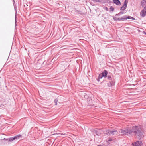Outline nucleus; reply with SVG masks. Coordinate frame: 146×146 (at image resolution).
<instances>
[{"label": "nucleus", "mask_w": 146, "mask_h": 146, "mask_svg": "<svg viewBox=\"0 0 146 146\" xmlns=\"http://www.w3.org/2000/svg\"><path fill=\"white\" fill-rule=\"evenodd\" d=\"M98 2H102V0H98Z\"/></svg>", "instance_id": "bb28decb"}, {"label": "nucleus", "mask_w": 146, "mask_h": 146, "mask_svg": "<svg viewBox=\"0 0 146 146\" xmlns=\"http://www.w3.org/2000/svg\"><path fill=\"white\" fill-rule=\"evenodd\" d=\"M140 15L142 17H143L146 15V11L145 10V8H144L141 11Z\"/></svg>", "instance_id": "1a4fd4ad"}, {"label": "nucleus", "mask_w": 146, "mask_h": 146, "mask_svg": "<svg viewBox=\"0 0 146 146\" xmlns=\"http://www.w3.org/2000/svg\"><path fill=\"white\" fill-rule=\"evenodd\" d=\"M113 19H114V18H116V17H113Z\"/></svg>", "instance_id": "473e14b6"}, {"label": "nucleus", "mask_w": 146, "mask_h": 146, "mask_svg": "<svg viewBox=\"0 0 146 146\" xmlns=\"http://www.w3.org/2000/svg\"><path fill=\"white\" fill-rule=\"evenodd\" d=\"M110 12H113L114 10V9L113 6H111L110 8Z\"/></svg>", "instance_id": "f3484780"}, {"label": "nucleus", "mask_w": 146, "mask_h": 146, "mask_svg": "<svg viewBox=\"0 0 146 146\" xmlns=\"http://www.w3.org/2000/svg\"><path fill=\"white\" fill-rule=\"evenodd\" d=\"M121 18H134L129 16L124 15L121 17Z\"/></svg>", "instance_id": "ddd939ff"}, {"label": "nucleus", "mask_w": 146, "mask_h": 146, "mask_svg": "<svg viewBox=\"0 0 146 146\" xmlns=\"http://www.w3.org/2000/svg\"><path fill=\"white\" fill-rule=\"evenodd\" d=\"M114 20V21H123L124 20H126L127 19H113Z\"/></svg>", "instance_id": "2eb2a0df"}, {"label": "nucleus", "mask_w": 146, "mask_h": 146, "mask_svg": "<svg viewBox=\"0 0 146 146\" xmlns=\"http://www.w3.org/2000/svg\"><path fill=\"white\" fill-rule=\"evenodd\" d=\"M141 5L143 7L146 6V0H142Z\"/></svg>", "instance_id": "f8f14e48"}, {"label": "nucleus", "mask_w": 146, "mask_h": 146, "mask_svg": "<svg viewBox=\"0 0 146 146\" xmlns=\"http://www.w3.org/2000/svg\"><path fill=\"white\" fill-rule=\"evenodd\" d=\"M58 101V100L57 99H55L54 100V103H55V104L56 105H57Z\"/></svg>", "instance_id": "6ab92c4d"}, {"label": "nucleus", "mask_w": 146, "mask_h": 146, "mask_svg": "<svg viewBox=\"0 0 146 146\" xmlns=\"http://www.w3.org/2000/svg\"><path fill=\"white\" fill-rule=\"evenodd\" d=\"M75 12H77V13H78V12H81V11H78L77 10H76V9H75Z\"/></svg>", "instance_id": "5701e85b"}, {"label": "nucleus", "mask_w": 146, "mask_h": 146, "mask_svg": "<svg viewBox=\"0 0 146 146\" xmlns=\"http://www.w3.org/2000/svg\"><path fill=\"white\" fill-rule=\"evenodd\" d=\"M112 140L111 138L109 137L108 138V141H111Z\"/></svg>", "instance_id": "4be33fe9"}, {"label": "nucleus", "mask_w": 146, "mask_h": 146, "mask_svg": "<svg viewBox=\"0 0 146 146\" xmlns=\"http://www.w3.org/2000/svg\"><path fill=\"white\" fill-rule=\"evenodd\" d=\"M16 19H15V28H16V26L17 25V24H16L17 20H16Z\"/></svg>", "instance_id": "412c9836"}, {"label": "nucleus", "mask_w": 146, "mask_h": 146, "mask_svg": "<svg viewBox=\"0 0 146 146\" xmlns=\"http://www.w3.org/2000/svg\"><path fill=\"white\" fill-rule=\"evenodd\" d=\"M21 135L19 134L16 135L14 137H10L9 139L8 142H11L15 139H19L20 138H21Z\"/></svg>", "instance_id": "7ed1b4c3"}, {"label": "nucleus", "mask_w": 146, "mask_h": 146, "mask_svg": "<svg viewBox=\"0 0 146 146\" xmlns=\"http://www.w3.org/2000/svg\"><path fill=\"white\" fill-rule=\"evenodd\" d=\"M108 78V79L109 80H112V78L111 77V76L110 75H107V77Z\"/></svg>", "instance_id": "dca6fc26"}, {"label": "nucleus", "mask_w": 146, "mask_h": 146, "mask_svg": "<svg viewBox=\"0 0 146 146\" xmlns=\"http://www.w3.org/2000/svg\"><path fill=\"white\" fill-rule=\"evenodd\" d=\"M93 1L96 2H98V0H93Z\"/></svg>", "instance_id": "a878e982"}, {"label": "nucleus", "mask_w": 146, "mask_h": 146, "mask_svg": "<svg viewBox=\"0 0 146 146\" xmlns=\"http://www.w3.org/2000/svg\"><path fill=\"white\" fill-rule=\"evenodd\" d=\"M103 76H102V75L101 73L99 75V76L98 78L97 79V80L99 82L100 81V80L101 79H102Z\"/></svg>", "instance_id": "4468645a"}, {"label": "nucleus", "mask_w": 146, "mask_h": 146, "mask_svg": "<svg viewBox=\"0 0 146 146\" xmlns=\"http://www.w3.org/2000/svg\"><path fill=\"white\" fill-rule=\"evenodd\" d=\"M128 2V0H125L123 5L120 8L121 10L123 11L126 9L127 7Z\"/></svg>", "instance_id": "20e7f679"}, {"label": "nucleus", "mask_w": 146, "mask_h": 146, "mask_svg": "<svg viewBox=\"0 0 146 146\" xmlns=\"http://www.w3.org/2000/svg\"><path fill=\"white\" fill-rule=\"evenodd\" d=\"M113 2L117 5H121V3L119 0H113Z\"/></svg>", "instance_id": "9b49d317"}, {"label": "nucleus", "mask_w": 146, "mask_h": 146, "mask_svg": "<svg viewBox=\"0 0 146 146\" xmlns=\"http://www.w3.org/2000/svg\"><path fill=\"white\" fill-rule=\"evenodd\" d=\"M119 131V133H121L123 135H131V130L128 129H125V130L121 129L120 131Z\"/></svg>", "instance_id": "f03ea898"}, {"label": "nucleus", "mask_w": 146, "mask_h": 146, "mask_svg": "<svg viewBox=\"0 0 146 146\" xmlns=\"http://www.w3.org/2000/svg\"><path fill=\"white\" fill-rule=\"evenodd\" d=\"M13 4V5L14 6V7L15 8V7L16 5H15V3Z\"/></svg>", "instance_id": "c85d7f7f"}, {"label": "nucleus", "mask_w": 146, "mask_h": 146, "mask_svg": "<svg viewBox=\"0 0 146 146\" xmlns=\"http://www.w3.org/2000/svg\"><path fill=\"white\" fill-rule=\"evenodd\" d=\"M123 13H124L123 11H121L120 12H119V13H118V14H116L115 16H120V15H122Z\"/></svg>", "instance_id": "a211bd4d"}, {"label": "nucleus", "mask_w": 146, "mask_h": 146, "mask_svg": "<svg viewBox=\"0 0 146 146\" xmlns=\"http://www.w3.org/2000/svg\"><path fill=\"white\" fill-rule=\"evenodd\" d=\"M132 19L135 20V19Z\"/></svg>", "instance_id": "72a5a7b5"}, {"label": "nucleus", "mask_w": 146, "mask_h": 146, "mask_svg": "<svg viewBox=\"0 0 146 146\" xmlns=\"http://www.w3.org/2000/svg\"><path fill=\"white\" fill-rule=\"evenodd\" d=\"M111 130L109 129H105L103 130L102 133L107 135L108 136H110Z\"/></svg>", "instance_id": "423d86ee"}, {"label": "nucleus", "mask_w": 146, "mask_h": 146, "mask_svg": "<svg viewBox=\"0 0 146 146\" xmlns=\"http://www.w3.org/2000/svg\"><path fill=\"white\" fill-rule=\"evenodd\" d=\"M131 135L132 134L136 136L139 140L141 139L143 137V131L139 126H133L131 129Z\"/></svg>", "instance_id": "f257e3e1"}, {"label": "nucleus", "mask_w": 146, "mask_h": 146, "mask_svg": "<svg viewBox=\"0 0 146 146\" xmlns=\"http://www.w3.org/2000/svg\"><path fill=\"white\" fill-rule=\"evenodd\" d=\"M13 4L15 3V2L14 0H13Z\"/></svg>", "instance_id": "cd10ccee"}, {"label": "nucleus", "mask_w": 146, "mask_h": 146, "mask_svg": "<svg viewBox=\"0 0 146 146\" xmlns=\"http://www.w3.org/2000/svg\"><path fill=\"white\" fill-rule=\"evenodd\" d=\"M106 9L107 10V9H108V8H107V7H106Z\"/></svg>", "instance_id": "2f4dec72"}, {"label": "nucleus", "mask_w": 146, "mask_h": 146, "mask_svg": "<svg viewBox=\"0 0 146 146\" xmlns=\"http://www.w3.org/2000/svg\"><path fill=\"white\" fill-rule=\"evenodd\" d=\"M143 33L145 35H146V32L143 31Z\"/></svg>", "instance_id": "393cba45"}, {"label": "nucleus", "mask_w": 146, "mask_h": 146, "mask_svg": "<svg viewBox=\"0 0 146 146\" xmlns=\"http://www.w3.org/2000/svg\"><path fill=\"white\" fill-rule=\"evenodd\" d=\"M103 130L101 129H99L98 130H95L94 131V133H95L96 135L99 136L102 133Z\"/></svg>", "instance_id": "39448f33"}, {"label": "nucleus", "mask_w": 146, "mask_h": 146, "mask_svg": "<svg viewBox=\"0 0 146 146\" xmlns=\"http://www.w3.org/2000/svg\"><path fill=\"white\" fill-rule=\"evenodd\" d=\"M3 140H5V141H7L8 142L9 139H5V138H4Z\"/></svg>", "instance_id": "b1692460"}, {"label": "nucleus", "mask_w": 146, "mask_h": 146, "mask_svg": "<svg viewBox=\"0 0 146 146\" xmlns=\"http://www.w3.org/2000/svg\"><path fill=\"white\" fill-rule=\"evenodd\" d=\"M115 83V82L113 81H111L110 82V83L111 86L114 85Z\"/></svg>", "instance_id": "aec40b11"}, {"label": "nucleus", "mask_w": 146, "mask_h": 146, "mask_svg": "<svg viewBox=\"0 0 146 146\" xmlns=\"http://www.w3.org/2000/svg\"><path fill=\"white\" fill-rule=\"evenodd\" d=\"M101 74L102 75V76H103L104 78H106L107 77L108 72L107 70H104Z\"/></svg>", "instance_id": "9d476101"}, {"label": "nucleus", "mask_w": 146, "mask_h": 146, "mask_svg": "<svg viewBox=\"0 0 146 146\" xmlns=\"http://www.w3.org/2000/svg\"><path fill=\"white\" fill-rule=\"evenodd\" d=\"M119 133L117 130H112L111 131V135L110 136L112 135H117Z\"/></svg>", "instance_id": "6e6552de"}, {"label": "nucleus", "mask_w": 146, "mask_h": 146, "mask_svg": "<svg viewBox=\"0 0 146 146\" xmlns=\"http://www.w3.org/2000/svg\"><path fill=\"white\" fill-rule=\"evenodd\" d=\"M142 142L141 141H137L132 143V145L135 146H141Z\"/></svg>", "instance_id": "0eeeda50"}, {"label": "nucleus", "mask_w": 146, "mask_h": 146, "mask_svg": "<svg viewBox=\"0 0 146 146\" xmlns=\"http://www.w3.org/2000/svg\"><path fill=\"white\" fill-rule=\"evenodd\" d=\"M17 16H16V14L15 16V18H16Z\"/></svg>", "instance_id": "7c9ffc66"}, {"label": "nucleus", "mask_w": 146, "mask_h": 146, "mask_svg": "<svg viewBox=\"0 0 146 146\" xmlns=\"http://www.w3.org/2000/svg\"><path fill=\"white\" fill-rule=\"evenodd\" d=\"M144 8H145V10L146 11V6H145V7H144Z\"/></svg>", "instance_id": "c756f323"}]
</instances>
